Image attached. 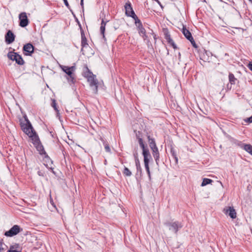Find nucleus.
I'll list each match as a JSON object with an SVG mask.
<instances>
[{"label": "nucleus", "instance_id": "f257e3e1", "mask_svg": "<svg viewBox=\"0 0 252 252\" xmlns=\"http://www.w3.org/2000/svg\"><path fill=\"white\" fill-rule=\"evenodd\" d=\"M28 135L30 138H31L32 140V141L33 145L36 148V150L39 152L40 155H44V158H45L50 159L49 157L45 151L44 147L42 145L39 138L36 132L34 131L33 132H31V134H29Z\"/></svg>", "mask_w": 252, "mask_h": 252}, {"label": "nucleus", "instance_id": "f03ea898", "mask_svg": "<svg viewBox=\"0 0 252 252\" xmlns=\"http://www.w3.org/2000/svg\"><path fill=\"white\" fill-rule=\"evenodd\" d=\"M163 224L168 227L169 231L176 234L178 233V231L183 226V223L179 221L166 220L164 222Z\"/></svg>", "mask_w": 252, "mask_h": 252}, {"label": "nucleus", "instance_id": "7ed1b4c3", "mask_svg": "<svg viewBox=\"0 0 252 252\" xmlns=\"http://www.w3.org/2000/svg\"><path fill=\"white\" fill-rule=\"evenodd\" d=\"M24 118L26 123L25 124L22 122H20V126L23 132L27 135L31 134V132H34L35 130L33 129V128L27 115H25L24 116Z\"/></svg>", "mask_w": 252, "mask_h": 252}, {"label": "nucleus", "instance_id": "20e7f679", "mask_svg": "<svg viewBox=\"0 0 252 252\" xmlns=\"http://www.w3.org/2000/svg\"><path fill=\"white\" fill-rule=\"evenodd\" d=\"M7 57L10 60L13 61H15L16 63L19 65H22L25 63V62L22 56L20 55L18 53L14 52H9L7 54Z\"/></svg>", "mask_w": 252, "mask_h": 252}, {"label": "nucleus", "instance_id": "39448f33", "mask_svg": "<svg viewBox=\"0 0 252 252\" xmlns=\"http://www.w3.org/2000/svg\"><path fill=\"white\" fill-rule=\"evenodd\" d=\"M87 79L93 92L94 94H97L98 91V81L96 79V76L93 74L92 75L87 78Z\"/></svg>", "mask_w": 252, "mask_h": 252}, {"label": "nucleus", "instance_id": "423d86ee", "mask_svg": "<svg viewBox=\"0 0 252 252\" xmlns=\"http://www.w3.org/2000/svg\"><path fill=\"white\" fill-rule=\"evenodd\" d=\"M23 229L18 225H14L9 230L4 232V235L6 237H13L19 232H21Z\"/></svg>", "mask_w": 252, "mask_h": 252}, {"label": "nucleus", "instance_id": "0eeeda50", "mask_svg": "<svg viewBox=\"0 0 252 252\" xmlns=\"http://www.w3.org/2000/svg\"><path fill=\"white\" fill-rule=\"evenodd\" d=\"M19 18L20 21V26L24 28L28 25L29 21L26 12L21 13L19 15Z\"/></svg>", "mask_w": 252, "mask_h": 252}, {"label": "nucleus", "instance_id": "6e6552de", "mask_svg": "<svg viewBox=\"0 0 252 252\" xmlns=\"http://www.w3.org/2000/svg\"><path fill=\"white\" fill-rule=\"evenodd\" d=\"M34 47L31 43L24 45L23 48V53L26 56H31L34 52Z\"/></svg>", "mask_w": 252, "mask_h": 252}, {"label": "nucleus", "instance_id": "1a4fd4ad", "mask_svg": "<svg viewBox=\"0 0 252 252\" xmlns=\"http://www.w3.org/2000/svg\"><path fill=\"white\" fill-rule=\"evenodd\" d=\"M224 213L229 216L231 219H234L236 218V212L233 207H228L223 209Z\"/></svg>", "mask_w": 252, "mask_h": 252}, {"label": "nucleus", "instance_id": "9d476101", "mask_svg": "<svg viewBox=\"0 0 252 252\" xmlns=\"http://www.w3.org/2000/svg\"><path fill=\"white\" fill-rule=\"evenodd\" d=\"M15 38V35L10 30H8L5 35V41L8 44L12 43Z\"/></svg>", "mask_w": 252, "mask_h": 252}, {"label": "nucleus", "instance_id": "9b49d317", "mask_svg": "<svg viewBox=\"0 0 252 252\" xmlns=\"http://www.w3.org/2000/svg\"><path fill=\"white\" fill-rule=\"evenodd\" d=\"M61 67L63 71L68 76H70L76 69L75 66H71L70 67L64 65L61 66Z\"/></svg>", "mask_w": 252, "mask_h": 252}, {"label": "nucleus", "instance_id": "f8f14e48", "mask_svg": "<svg viewBox=\"0 0 252 252\" xmlns=\"http://www.w3.org/2000/svg\"><path fill=\"white\" fill-rule=\"evenodd\" d=\"M125 8L126 9V14L128 17H131V15H132L131 13H135L132 8L131 3L129 2L126 3Z\"/></svg>", "mask_w": 252, "mask_h": 252}, {"label": "nucleus", "instance_id": "ddd939ff", "mask_svg": "<svg viewBox=\"0 0 252 252\" xmlns=\"http://www.w3.org/2000/svg\"><path fill=\"white\" fill-rule=\"evenodd\" d=\"M137 27L138 28L139 34L143 37L144 40H146L148 36L146 34V30L143 26L142 24H140V26H137Z\"/></svg>", "mask_w": 252, "mask_h": 252}, {"label": "nucleus", "instance_id": "4468645a", "mask_svg": "<svg viewBox=\"0 0 252 252\" xmlns=\"http://www.w3.org/2000/svg\"><path fill=\"white\" fill-rule=\"evenodd\" d=\"M142 155L144 157V162L150 161V159L152 158L148 148L142 150Z\"/></svg>", "mask_w": 252, "mask_h": 252}, {"label": "nucleus", "instance_id": "2eb2a0df", "mask_svg": "<svg viewBox=\"0 0 252 252\" xmlns=\"http://www.w3.org/2000/svg\"><path fill=\"white\" fill-rule=\"evenodd\" d=\"M163 32L164 38L167 40L168 43L170 44L174 42L172 39L171 38L170 33L167 28L163 29Z\"/></svg>", "mask_w": 252, "mask_h": 252}, {"label": "nucleus", "instance_id": "dca6fc26", "mask_svg": "<svg viewBox=\"0 0 252 252\" xmlns=\"http://www.w3.org/2000/svg\"><path fill=\"white\" fill-rule=\"evenodd\" d=\"M163 32L164 38L167 40L168 43L170 44L174 42L172 39L171 38L170 33L167 28L163 29Z\"/></svg>", "mask_w": 252, "mask_h": 252}, {"label": "nucleus", "instance_id": "f3484780", "mask_svg": "<svg viewBox=\"0 0 252 252\" xmlns=\"http://www.w3.org/2000/svg\"><path fill=\"white\" fill-rule=\"evenodd\" d=\"M226 137L233 144L238 146V147H240L243 145V143L242 142L238 141L228 134H226Z\"/></svg>", "mask_w": 252, "mask_h": 252}, {"label": "nucleus", "instance_id": "a211bd4d", "mask_svg": "<svg viewBox=\"0 0 252 252\" xmlns=\"http://www.w3.org/2000/svg\"><path fill=\"white\" fill-rule=\"evenodd\" d=\"M152 151L153 156L155 159L156 164L158 165L159 161V153L158 151V148L151 149Z\"/></svg>", "mask_w": 252, "mask_h": 252}, {"label": "nucleus", "instance_id": "6ab92c4d", "mask_svg": "<svg viewBox=\"0 0 252 252\" xmlns=\"http://www.w3.org/2000/svg\"><path fill=\"white\" fill-rule=\"evenodd\" d=\"M183 34L186 37V38L189 40H190V39H192V36L191 32L187 29L186 27L183 25V29L182 30Z\"/></svg>", "mask_w": 252, "mask_h": 252}, {"label": "nucleus", "instance_id": "aec40b11", "mask_svg": "<svg viewBox=\"0 0 252 252\" xmlns=\"http://www.w3.org/2000/svg\"><path fill=\"white\" fill-rule=\"evenodd\" d=\"M81 46L82 48L85 47L88 45L87 40L85 36L84 32L82 28H81Z\"/></svg>", "mask_w": 252, "mask_h": 252}, {"label": "nucleus", "instance_id": "412c9836", "mask_svg": "<svg viewBox=\"0 0 252 252\" xmlns=\"http://www.w3.org/2000/svg\"><path fill=\"white\" fill-rule=\"evenodd\" d=\"M229 81L230 83V86L229 88V84H227V87L229 89L231 88V85H234L235 84V81L237 80V79L235 77L234 74L232 73H229L228 75Z\"/></svg>", "mask_w": 252, "mask_h": 252}, {"label": "nucleus", "instance_id": "4be33fe9", "mask_svg": "<svg viewBox=\"0 0 252 252\" xmlns=\"http://www.w3.org/2000/svg\"><path fill=\"white\" fill-rule=\"evenodd\" d=\"M93 74V72L89 69L87 65L84 67V70L82 73L83 76L85 78H88L89 76L92 75Z\"/></svg>", "mask_w": 252, "mask_h": 252}, {"label": "nucleus", "instance_id": "5701e85b", "mask_svg": "<svg viewBox=\"0 0 252 252\" xmlns=\"http://www.w3.org/2000/svg\"><path fill=\"white\" fill-rule=\"evenodd\" d=\"M147 138L148 139V142L151 149H155L156 148H157L156 141L154 138H151L150 135H148Z\"/></svg>", "mask_w": 252, "mask_h": 252}, {"label": "nucleus", "instance_id": "b1692460", "mask_svg": "<svg viewBox=\"0 0 252 252\" xmlns=\"http://www.w3.org/2000/svg\"><path fill=\"white\" fill-rule=\"evenodd\" d=\"M240 147L244 149L246 151L252 156V146L251 145L244 144L243 143V145Z\"/></svg>", "mask_w": 252, "mask_h": 252}, {"label": "nucleus", "instance_id": "393cba45", "mask_svg": "<svg viewBox=\"0 0 252 252\" xmlns=\"http://www.w3.org/2000/svg\"><path fill=\"white\" fill-rule=\"evenodd\" d=\"M135 162L137 169V173H139V174L141 175L142 173V169L141 167L140 162L139 159H137Z\"/></svg>", "mask_w": 252, "mask_h": 252}, {"label": "nucleus", "instance_id": "a878e982", "mask_svg": "<svg viewBox=\"0 0 252 252\" xmlns=\"http://www.w3.org/2000/svg\"><path fill=\"white\" fill-rule=\"evenodd\" d=\"M131 14H132L131 17L135 20V24L137 27V26H140V24H142L135 13H132Z\"/></svg>", "mask_w": 252, "mask_h": 252}, {"label": "nucleus", "instance_id": "bb28decb", "mask_svg": "<svg viewBox=\"0 0 252 252\" xmlns=\"http://www.w3.org/2000/svg\"><path fill=\"white\" fill-rule=\"evenodd\" d=\"M213 180L208 178H204L201 186L202 187L205 186L208 184H211L213 182Z\"/></svg>", "mask_w": 252, "mask_h": 252}, {"label": "nucleus", "instance_id": "cd10ccee", "mask_svg": "<svg viewBox=\"0 0 252 252\" xmlns=\"http://www.w3.org/2000/svg\"><path fill=\"white\" fill-rule=\"evenodd\" d=\"M138 141L139 146H140V148L142 149V150H143V149H145L148 148L147 144H146L145 143L143 139L139 138V140H138Z\"/></svg>", "mask_w": 252, "mask_h": 252}, {"label": "nucleus", "instance_id": "c85d7f7f", "mask_svg": "<svg viewBox=\"0 0 252 252\" xmlns=\"http://www.w3.org/2000/svg\"><path fill=\"white\" fill-rule=\"evenodd\" d=\"M100 140L103 143V145H104V148H105V151L108 153H110L111 152V149L109 146V144L108 143H106V142L104 141V140L102 138H101Z\"/></svg>", "mask_w": 252, "mask_h": 252}, {"label": "nucleus", "instance_id": "c756f323", "mask_svg": "<svg viewBox=\"0 0 252 252\" xmlns=\"http://www.w3.org/2000/svg\"><path fill=\"white\" fill-rule=\"evenodd\" d=\"M170 153L173 158L175 159L176 162L177 163L178 158L177 157V154L176 153L175 150L173 148H171Z\"/></svg>", "mask_w": 252, "mask_h": 252}, {"label": "nucleus", "instance_id": "7c9ffc66", "mask_svg": "<svg viewBox=\"0 0 252 252\" xmlns=\"http://www.w3.org/2000/svg\"><path fill=\"white\" fill-rule=\"evenodd\" d=\"M123 174L126 176H130L132 174L131 172L126 166L124 168Z\"/></svg>", "mask_w": 252, "mask_h": 252}, {"label": "nucleus", "instance_id": "2f4dec72", "mask_svg": "<svg viewBox=\"0 0 252 252\" xmlns=\"http://www.w3.org/2000/svg\"><path fill=\"white\" fill-rule=\"evenodd\" d=\"M67 80L68 82H71L72 84H74L75 82V79L74 73L72 74L70 76H68Z\"/></svg>", "mask_w": 252, "mask_h": 252}, {"label": "nucleus", "instance_id": "473e14b6", "mask_svg": "<svg viewBox=\"0 0 252 252\" xmlns=\"http://www.w3.org/2000/svg\"><path fill=\"white\" fill-rule=\"evenodd\" d=\"M100 33L102 35L103 38L104 40H106V38H105V36L104 35L105 31V27H104L103 26H100Z\"/></svg>", "mask_w": 252, "mask_h": 252}, {"label": "nucleus", "instance_id": "72a5a7b5", "mask_svg": "<svg viewBox=\"0 0 252 252\" xmlns=\"http://www.w3.org/2000/svg\"><path fill=\"white\" fill-rule=\"evenodd\" d=\"M20 248V246L18 244H15L14 245L10 246L9 251H11L12 252V250H16L17 249Z\"/></svg>", "mask_w": 252, "mask_h": 252}, {"label": "nucleus", "instance_id": "f704fd0d", "mask_svg": "<svg viewBox=\"0 0 252 252\" xmlns=\"http://www.w3.org/2000/svg\"><path fill=\"white\" fill-rule=\"evenodd\" d=\"M63 2H64V3L65 4V5L67 7V8L69 9V10L71 11V12L72 13V14H73V11L70 9V6L67 1V0H63Z\"/></svg>", "mask_w": 252, "mask_h": 252}, {"label": "nucleus", "instance_id": "c9c22d12", "mask_svg": "<svg viewBox=\"0 0 252 252\" xmlns=\"http://www.w3.org/2000/svg\"><path fill=\"white\" fill-rule=\"evenodd\" d=\"M52 106L54 108V110L56 111H58L57 107V103L56 102V100L55 99L53 100L52 103Z\"/></svg>", "mask_w": 252, "mask_h": 252}, {"label": "nucleus", "instance_id": "e433bc0d", "mask_svg": "<svg viewBox=\"0 0 252 252\" xmlns=\"http://www.w3.org/2000/svg\"><path fill=\"white\" fill-rule=\"evenodd\" d=\"M142 134L140 131H138L136 133V137L137 139L138 140V141L139 140V138L142 139Z\"/></svg>", "mask_w": 252, "mask_h": 252}, {"label": "nucleus", "instance_id": "4c0bfd02", "mask_svg": "<svg viewBox=\"0 0 252 252\" xmlns=\"http://www.w3.org/2000/svg\"><path fill=\"white\" fill-rule=\"evenodd\" d=\"M4 245L3 243V239L0 240V252H3L4 248L2 246Z\"/></svg>", "mask_w": 252, "mask_h": 252}, {"label": "nucleus", "instance_id": "58836bf2", "mask_svg": "<svg viewBox=\"0 0 252 252\" xmlns=\"http://www.w3.org/2000/svg\"><path fill=\"white\" fill-rule=\"evenodd\" d=\"M189 41L191 42L193 47H194L195 48H197L198 46H197V44H196L193 37H192V39H190V40H189Z\"/></svg>", "mask_w": 252, "mask_h": 252}, {"label": "nucleus", "instance_id": "ea45409f", "mask_svg": "<svg viewBox=\"0 0 252 252\" xmlns=\"http://www.w3.org/2000/svg\"><path fill=\"white\" fill-rule=\"evenodd\" d=\"M149 162L150 161H144V162L145 169H146V171H147L148 170H150V168H149Z\"/></svg>", "mask_w": 252, "mask_h": 252}, {"label": "nucleus", "instance_id": "a19ab883", "mask_svg": "<svg viewBox=\"0 0 252 252\" xmlns=\"http://www.w3.org/2000/svg\"><path fill=\"white\" fill-rule=\"evenodd\" d=\"M245 122L249 123H252V115L250 117L248 118L247 119H246Z\"/></svg>", "mask_w": 252, "mask_h": 252}, {"label": "nucleus", "instance_id": "79ce46f5", "mask_svg": "<svg viewBox=\"0 0 252 252\" xmlns=\"http://www.w3.org/2000/svg\"><path fill=\"white\" fill-rule=\"evenodd\" d=\"M133 156L134 157V159H135V161H136V160L137 159H138V153L137 152H135L133 153Z\"/></svg>", "mask_w": 252, "mask_h": 252}, {"label": "nucleus", "instance_id": "37998d69", "mask_svg": "<svg viewBox=\"0 0 252 252\" xmlns=\"http://www.w3.org/2000/svg\"><path fill=\"white\" fill-rule=\"evenodd\" d=\"M107 22H108V21H105L103 19H102L101 21V26H103L105 27L106 23Z\"/></svg>", "mask_w": 252, "mask_h": 252}, {"label": "nucleus", "instance_id": "c03bdc74", "mask_svg": "<svg viewBox=\"0 0 252 252\" xmlns=\"http://www.w3.org/2000/svg\"><path fill=\"white\" fill-rule=\"evenodd\" d=\"M80 5L81 6L83 11H84V0H80Z\"/></svg>", "mask_w": 252, "mask_h": 252}, {"label": "nucleus", "instance_id": "a18cd8bd", "mask_svg": "<svg viewBox=\"0 0 252 252\" xmlns=\"http://www.w3.org/2000/svg\"><path fill=\"white\" fill-rule=\"evenodd\" d=\"M248 66L249 68L252 71V62H250Z\"/></svg>", "mask_w": 252, "mask_h": 252}, {"label": "nucleus", "instance_id": "49530a36", "mask_svg": "<svg viewBox=\"0 0 252 252\" xmlns=\"http://www.w3.org/2000/svg\"><path fill=\"white\" fill-rule=\"evenodd\" d=\"M170 45L173 47V48L174 49H176L177 48V47L176 45L175 44L174 42H172L171 44H170Z\"/></svg>", "mask_w": 252, "mask_h": 252}, {"label": "nucleus", "instance_id": "de8ad7c7", "mask_svg": "<svg viewBox=\"0 0 252 252\" xmlns=\"http://www.w3.org/2000/svg\"><path fill=\"white\" fill-rule=\"evenodd\" d=\"M75 19H76V21L77 22V23H78V25L79 26V28L81 30V28H82V26H81V25L80 22L79 21L78 19L77 18H75Z\"/></svg>", "mask_w": 252, "mask_h": 252}, {"label": "nucleus", "instance_id": "09e8293b", "mask_svg": "<svg viewBox=\"0 0 252 252\" xmlns=\"http://www.w3.org/2000/svg\"><path fill=\"white\" fill-rule=\"evenodd\" d=\"M11 252H21L20 248L16 250H12Z\"/></svg>", "mask_w": 252, "mask_h": 252}, {"label": "nucleus", "instance_id": "8fccbe9b", "mask_svg": "<svg viewBox=\"0 0 252 252\" xmlns=\"http://www.w3.org/2000/svg\"><path fill=\"white\" fill-rule=\"evenodd\" d=\"M50 202L54 207H55V205H54V203L53 202V199L52 198H50Z\"/></svg>", "mask_w": 252, "mask_h": 252}, {"label": "nucleus", "instance_id": "3c124183", "mask_svg": "<svg viewBox=\"0 0 252 252\" xmlns=\"http://www.w3.org/2000/svg\"><path fill=\"white\" fill-rule=\"evenodd\" d=\"M148 175V177H149V179L150 180L151 179V174H150V170H148L147 171H146Z\"/></svg>", "mask_w": 252, "mask_h": 252}, {"label": "nucleus", "instance_id": "603ef678", "mask_svg": "<svg viewBox=\"0 0 252 252\" xmlns=\"http://www.w3.org/2000/svg\"><path fill=\"white\" fill-rule=\"evenodd\" d=\"M178 59L179 60V61H180V60H181V53L180 52L178 53Z\"/></svg>", "mask_w": 252, "mask_h": 252}, {"label": "nucleus", "instance_id": "864d4df0", "mask_svg": "<svg viewBox=\"0 0 252 252\" xmlns=\"http://www.w3.org/2000/svg\"><path fill=\"white\" fill-rule=\"evenodd\" d=\"M160 5H161V3L160 2V1L158 0V1H157Z\"/></svg>", "mask_w": 252, "mask_h": 252}, {"label": "nucleus", "instance_id": "5fc2aeb1", "mask_svg": "<svg viewBox=\"0 0 252 252\" xmlns=\"http://www.w3.org/2000/svg\"><path fill=\"white\" fill-rule=\"evenodd\" d=\"M160 5H161V3L160 2V1L158 0V1H157Z\"/></svg>", "mask_w": 252, "mask_h": 252}, {"label": "nucleus", "instance_id": "6e6d98bb", "mask_svg": "<svg viewBox=\"0 0 252 252\" xmlns=\"http://www.w3.org/2000/svg\"><path fill=\"white\" fill-rule=\"evenodd\" d=\"M7 252H11V251H9V250H8V251H7Z\"/></svg>", "mask_w": 252, "mask_h": 252}, {"label": "nucleus", "instance_id": "4d7b16f0", "mask_svg": "<svg viewBox=\"0 0 252 252\" xmlns=\"http://www.w3.org/2000/svg\"><path fill=\"white\" fill-rule=\"evenodd\" d=\"M249 0L252 2V0Z\"/></svg>", "mask_w": 252, "mask_h": 252}]
</instances>
